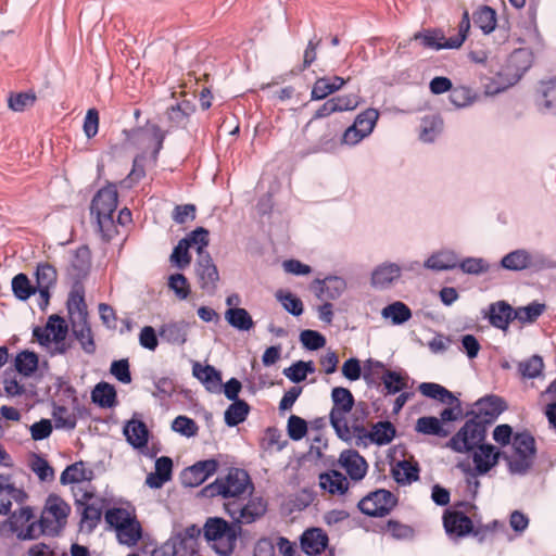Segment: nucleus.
<instances>
[{
	"instance_id": "nucleus-10",
	"label": "nucleus",
	"mask_w": 556,
	"mask_h": 556,
	"mask_svg": "<svg viewBox=\"0 0 556 556\" xmlns=\"http://www.w3.org/2000/svg\"><path fill=\"white\" fill-rule=\"evenodd\" d=\"M396 496L384 489L376 490L363 497L357 506L359 510L370 517H384L396 506Z\"/></svg>"
},
{
	"instance_id": "nucleus-33",
	"label": "nucleus",
	"mask_w": 556,
	"mask_h": 556,
	"mask_svg": "<svg viewBox=\"0 0 556 556\" xmlns=\"http://www.w3.org/2000/svg\"><path fill=\"white\" fill-rule=\"evenodd\" d=\"M538 102L544 110L556 113V77L540 83Z\"/></svg>"
},
{
	"instance_id": "nucleus-37",
	"label": "nucleus",
	"mask_w": 556,
	"mask_h": 556,
	"mask_svg": "<svg viewBox=\"0 0 556 556\" xmlns=\"http://www.w3.org/2000/svg\"><path fill=\"white\" fill-rule=\"evenodd\" d=\"M91 399L100 407H113L116 404V390L106 382H100L94 387Z\"/></svg>"
},
{
	"instance_id": "nucleus-25",
	"label": "nucleus",
	"mask_w": 556,
	"mask_h": 556,
	"mask_svg": "<svg viewBox=\"0 0 556 556\" xmlns=\"http://www.w3.org/2000/svg\"><path fill=\"white\" fill-rule=\"evenodd\" d=\"M193 376L199 379L205 389L211 393H218L222 390V375L211 365L202 366L195 363L192 368Z\"/></svg>"
},
{
	"instance_id": "nucleus-14",
	"label": "nucleus",
	"mask_w": 556,
	"mask_h": 556,
	"mask_svg": "<svg viewBox=\"0 0 556 556\" xmlns=\"http://www.w3.org/2000/svg\"><path fill=\"white\" fill-rule=\"evenodd\" d=\"M91 268V252L87 245H80L72 252L67 266V276L73 283H83Z\"/></svg>"
},
{
	"instance_id": "nucleus-59",
	"label": "nucleus",
	"mask_w": 556,
	"mask_h": 556,
	"mask_svg": "<svg viewBox=\"0 0 556 556\" xmlns=\"http://www.w3.org/2000/svg\"><path fill=\"white\" fill-rule=\"evenodd\" d=\"M544 364L539 355H533L525 362L519 363L518 370L523 378H536L542 374Z\"/></svg>"
},
{
	"instance_id": "nucleus-36",
	"label": "nucleus",
	"mask_w": 556,
	"mask_h": 556,
	"mask_svg": "<svg viewBox=\"0 0 556 556\" xmlns=\"http://www.w3.org/2000/svg\"><path fill=\"white\" fill-rule=\"evenodd\" d=\"M381 316L391 319L393 325H402L412 318V311L405 303L396 301L383 307Z\"/></svg>"
},
{
	"instance_id": "nucleus-64",
	"label": "nucleus",
	"mask_w": 556,
	"mask_h": 556,
	"mask_svg": "<svg viewBox=\"0 0 556 556\" xmlns=\"http://www.w3.org/2000/svg\"><path fill=\"white\" fill-rule=\"evenodd\" d=\"M287 431L291 440H302L307 433V422L296 415H291L288 419Z\"/></svg>"
},
{
	"instance_id": "nucleus-22",
	"label": "nucleus",
	"mask_w": 556,
	"mask_h": 556,
	"mask_svg": "<svg viewBox=\"0 0 556 556\" xmlns=\"http://www.w3.org/2000/svg\"><path fill=\"white\" fill-rule=\"evenodd\" d=\"M189 324L185 320H170L159 328V336L169 344L182 345L187 341Z\"/></svg>"
},
{
	"instance_id": "nucleus-7",
	"label": "nucleus",
	"mask_w": 556,
	"mask_h": 556,
	"mask_svg": "<svg viewBox=\"0 0 556 556\" xmlns=\"http://www.w3.org/2000/svg\"><path fill=\"white\" fill-rule=\"evenodd\" d=\"M514 455L508 458L510 472L525 475L532 467L536 446L535 439L527 431L518 432L513 438Z\"/></svg>"
},
{
	"instance_id": "nucleus-2",
	"label": "nucleus",
	"mask_w": 556,
	"mask_h": 556,
	"mask_svg": "<svg viewBox=\"0 0 556 556\" xmlns=\"http://www.w3.org/2000/svg\"><path fill=\"white\" fill-rule=\"evenodd\" d=\"M253 491L254 485L248 471L230 468L225 476L204 486L199 495L206 498L220 496L225 502H229L243 500V495H251Z\"/></svg>"
},
{
	"instance_id": "nucleus-42",
	"label": "nucleus",
	"mask_w": 556,
	"mask_h": 556,
	"mask_svg": "<svg viewBox=\"0 0 556 556\" xmlns=\"http://www.w3.org/2000/svg\"><path fill=\"white\" fill-rule=\"evenodd\" d=\"M501 264L509 270H522L531 266L532 257L526 250H516L505 255Z\"/></svg>"
},
{
	"instance_id": "nucleus-55",
	"label": "nucleus",
	"mask_w": 556,
	"mask_h": 556,
	"mask_svg": "<svg viewBox=\"0 0 556 556\" xmlns=\"http://www.w3.org/2000/svg\"><path fill=\"white\" fill-rule=\"evenodd\" d=\"M381 380L389 394H395L407 388V377L393 370H384Z\"/></svg>"
},
{
	"instance_id": "nucleus-8",
	"label": "nucleus",
	"mask_w": 556,
	"mask_h": 556,
	"mask_svg": "<svg viewBox=\"0 0 556 556\" xmlns=\"http://www.w3.org/2000/svg\"><path fill=\"white\" fill-rule=\"evenodd\" d=\"M486 428L488 426L472 417L450 439L446 446L456 453L471 452L483 444Z\"/></svg>"
},
{
	"instance_id": "nucleus-44",
	"label": "nucleus",
	"mask_w": 556,
	"mask_h": 556,
	"mask_svg": "<svg viewBox=\"0 0 556 556\" xmlns=\"http://www.w3.org/2000/svg\"><path fill=\"white\" fill-rule=\"evenodd\" d=\"M416 431L427 435H437L440 438H446L448 431L443 428L441 421L437 417L424 416L417 419Z\"/></svg>"
},
{
	"instance_id": "nucleus-27",
	"label": "nucleus",
	"mask_w": 556,
	"mask_h": 556,
	"mask_svg": "<svg viewBox=\"0 0 556 556\" xmlns=\"http://www.w3.org/2000/svg\"><path fill=\"white\" fill-rule=\"evenodd\" d=\"M319 486L331 495H343L349 490L346 477L338 470L319 475Z\"/></svg>"
},
{
	"instance_id": "nucleus-3",
	"label": "nucleus",
	"mask_w": 556,
	"mask_h": 556,
	"mask_svg": "<svg viewBox=\"0 0 556 556\" xmlns=\"http://www.w3.org/2000/svg\"><path fill=\"white\" fill-rule=\"evenodd\" d=\"M117 203L118 193L114 185L101 188L91 201V214L96 215L99 230L108 241L117 232L113 219Z\"/></svg>"
},
{
	"instance_id": "nucleus-35",
	"label": "nucleus",
	"mask_w": 556,
	"mask_h": 556,
	"mask_svg": "<svg viewBox=\"0 0 556 556\" xmlns=\"http://www.w3.org/2000/svg\"><path fill=\"white\" fill-rule=\"evenodd\" d=\"M369 416V407L365 402H358L353 406L352 422L349 425L350 434L353 432L357 438L364 439L367 429L365 428V420Z\"/></svg>"
},
{
	"instance_id": "nucleus-56",
	"label": "nucleus",
	"mask_w": 556,
	"mask_h": 556,
	"mask_svg": "<svg viewBox=\"0 0 556 556\" xmlns=\"http://www.w3.org/2000/svg\"><path fill=\"white\" fill-rule=\"evenodd\" d=\"M86 479H88V477L83 462H77L67 466L60 477L62 484L77 483Z\"/></svg>"
},
{
	"instance_id": "nucleus-5",
	"label": "nucleus",
	"mask_w": 556,
	"mask_h": 556,
	"mask_svg": "<svg viewBox=\"0 0 556 556\" xmlns=\"http://www.w3.org/2000/svg\"><path fill=\"white\" fill-rule=\"evenodd\" d=\"M204 536L207 541L215 542V549L219 555H230L237 544L241 527L230 525L223 518H208L204 525Z\"/></svg>"
},
{
	"instance_id": "nucleus-43",
	"label": "nucleus",
	"mask_w": 556,
	"mask_h": 556,
	"mask_svg": "<svg viewBox=\"0 0 556 556\" xmlns=\"http://www.w3.org/2000/svg\"><path fill=\"white\" fill-rule=\"evenodd\" d=\"M250 413L249 404L243 400H236L225 412V422L229 427L243 422Z\"/></svg>"
},
{
	"instance_id": "nucleus-20",
	"label": "nucleus",
	"mask_w": 556,
	"mask_h": 556,
	"mask_svg": "<svg viewBox=\"0 0 556 556\" xmlns=\"http://www.w3.org/2000/svg\"><path fill=\"white\" fill-rule=\"evenodd\" d=\"M340 466L348 472L354 481L362 480L368 469L365 458L355 450H345L339 457Z\"/></svg>"
},
{
	"instance_id": "nucleus-47",
	"label": "nucleus",
	"mask_w": 556,
	"mask_h": 556,
	"mask_svg": "<svg viewBox=\"0 0 556 556\" xmlns=\"http://www.w3.org/2000/svg\"><path fill=\"white\" fill-rule=\"evenodd\" d=\"M425 266L434 270H447L457 266V257L453 252H440L431 255Z\"/></svg>"
},
{
	"instance_id": "nucleus-48",
	"label": "nucleus",
	"mask_w": 556,
	"mask_h": 556,
	"mask_svg": "<svg viewBox=\"0 0 556 556\" xmlns=\"http://www.w3.org/2000/svg\"><path fill=\"white\" fill-rule=\"evenodd\" d=\"M16 370L25 377L31 376L38 368V356L34 352L23 351L15 357Z\"/></svg>"
},
{
	"instance_id": "nucleus-49",
	"label": "nucleus",
	"mask_w": 556,
	"mask_h": 556,
	"mask_svg": "<svg viewBox=\"0 0 556 556\" xmlns=\"http://www.w3.org/2000/svg\"><path fill=\"white\" fill-rule=\"evenodd\" d=\"M448 98L452 104L460 109L471 105L476 101L477 94L469 87L456 86L452 88Z\"/></svg>"
},
{
	"instance_id": "nucleus-23",
	"label": "nucleus",
	"mask_w": 556,
	"mask_h": 556,
	"mask_svg": "<svg viewBox=\"0 0 556 556\" xmlns=\"http://www.w3.org/2000/svg\"><path fill=\"white\" fill-rule=\"evenodd\" d=\"M488 317L493 327L506 331L509 324L515 320L514 308L505 301H497L490 304Z\"/></svg>"
},
{
	"instance_id": "nucleus-39",
	"label": "nucleus",
	"mask_w": 556,
	"mask_h": 556,
	"mask_svg": "<svg viewBox=\"0 0 556 556\" xmlns=\"http://www.w3.org/2000/svg\"><path fill=\"white\" fill-rule=\"evenodd\" d=\"M73 324V333L75 338L79 341L81 349L87 354H93L96 352V343L93 340L91 328L87 324V319L84 321H74Z\"/></svg>"
},
{
	"instance_id": "nucleus-41",
	"label": "nucleus",
	"mask_w": 556,
	"mask_h": 556,
	"mask_svg": "<svg viewBox=\"0 0 556 556\" xmlns=\"http://www.w3.org/2000/svg\"><path fill=\"white\" fill-rule=\"evenodd\" d=\"M225 318L230 326L238 330L248 331L254 326V321L245 308H228L225 313Z\"/></svg>"
},
{
	"instance_id": "nucleus-11",
	"label": "nucleus",
	"mask_w": 556,
	"mask_h": 556,
	"mask_svg": "<svg viewBox=\"0 0 556 556\" xmlns=\"http://www.w3.org/2000/svg\"><path fill=\"white\" fill-rule=\"evenodd\" d=\"M76 505L81 508L79 528L80 531L91 533L100 523L103 510V500L94 497L91 492H84Z\"/></svg>"
},
{
	"instance_id": "nucleus-29",
	"label": "nucleus",
	"mask_w": 556,
	"mask_h": 556,
	"mask_svg": "<svg viewBox=\"0 0 556 556\" xmlns=\"http://www.w3.org/2000/svg\"><path fill=\"white\" fill-rule=\"evenodd\" d=\"M124 433L129 444L136 448L144 447L148 443L149 430L141 420H129L124 428Z\"/></svg>"
},
{
	"instance_id": "nucleus-61",
	"label": "nucleus",
	"mask_w": 556,
	"mask_h": 556,
	"mask_svg": "<svg viewBox=\"0 0 556 556\" xmlns=\"http://www.w3.org/2000/svg\"><path fill=\"white\" fill-rule=\"evenodd\" d=\"M208 230L203 227H198L193 231H191L187 237L182 240H187L188 247L197 245L198 256L204 255L207 253L205 248L208 245Z\"/></svg>"
},
{
	"instance_id": "nucleus-50",
	"label": "nucleus",
	"mask_w": 556,
	"mask_h": 556,
	"mask_svg": "<svg viewBox=\"0 0 556 556\" xmlns=\"http://www.w3.org/2000/svg\"><path fill=\"white\" fill-rule=\"evenodd\" d=\"M275 296L283 308L293 316H300L303 313L304 307L301 299L290 291L280 289L275 293Z\"/></svg>"
},
{
	"instance_id": "nucleus-9",
	"label": "nucleus",
	"mask_w": 556,
	"mask_h": 556,
	"mask_svg": "<svg viewBox=\"0 0 556 556\" xmlns=\"http://www.w3.org/2000/svg\"><path fill=\"white\" fill-rule=\"evenodd\" d=\"M224 508L237 526L250 525L265 515L267 503L263 497L251 496L247 503L243 500L225 502Z\"/></svg>"
},
{
	"instance_id": "nucleus-51",
	"label": "nucleus",
	"mask_w": 556,
	"mask_h": 556,
	"mask_svg": "<svg viewBox=\"0 0 556 556\" xmlns=\"http://www.w3.org/2000/svg\"><path fill=\"white\" fill-rule=\"evenodd\" d=\"M12 291L18 300L25 301L36 293V287L30 283L27 275L20 273L12 279Z\"/></svg>"
},
{
	"instance_id": "nucleus-28",
	"label": "nucleus",
	"mask_w": 556,
	"mask_h": 556,
	"mask_svg": "<svg viewBox=\"0 0 556 556\" xmlns=\"http://www.w3.org/2000/svg\"><path fill=\"white\" fill-rule=\"evenodd\" d=\"M500 452L491 444H482L473 453L472 459L479 475H484L497 464Z\"/></svg>"
},
{
	"instance_id": "nucleus-19",
	"label": "nucleus",
	"mask_w": 556,
	"mask_h": 556,
	"mask_svg": "<svg viewBox=\"0 0 556 556\" xmlns=\"http://www.w3.org/2000/svg\"><path fill=\"white\" fill-rule=\"evenodd\" d=\"M504 409V402L501 397L489 395L476 403L473 418L489 426L495 421Z\"/></svg>"
},
{
	"instance_id": "nucleus-34",
	"label": "nucleus",
	"mask_w": 556,
	"mask_h": 556,
	"mask_svg": "<svg viewBox=\"0 0 556 556\" xmlns=\"http://www.w3.org/2000/svg\"><path fill=\"white\" fill-rule=\"evenodd\" d=\"M473 24L479 27L483 34H491L496 27V12L491 7L482 5L478 8L472 15Z\"/></svg>"
},
{
	"instance_id": "nucleus-46",
	"label": "nucleus",
	"mask_w": 556,
	"mask_h": 556,
	"mask_svg": "<svg viewBox=\"0 0 556 556\" xmlns=\"http://www.w3.org/2000/svg\"><path fill=\"white\" fill-rule=\"evenodd\" d=\"M545 304L532 302L527 306L514 308V316L520 324H533L544 313Z\"/></svg>"
},
{
	"instance_id": "nucleus-58",
	"label": "nucleus",
	"mask_w": 556,
	"mask_h": 556,
	"mask_svg": "<svg viewBox=\"0 0 556 556\" xmlns=\"http://www.w3.org/2000/svg\"><path fill=\"white\" fill-rule=\"evenodd\" d=\"M58 279L55 267L49 263H39L36 268L37 286L54 287Z\"/></svg>"
},
{
	"instance_id": "nucleus-31",
	"label": "nucleus",
	"mask_w": 556,
	"mask_h": 556,
	"mask_svg": "<svg viewBox=\"0 0 556 556\" xmlns=\"http://www.w3.org/2000/svg\"><path fill=\"white\" fill-rule=\"evenodd\" d=\"M45 327L51 338H53V342L56 344L55 352L61 354L64 353L66 351L64 340L67 333V325L65 324V320L59 315H51Z\"/></svg>"
},
{
	"instance_id": "nucleus-18",
	"label": "nucleus",
	"mask_w": 556,
	"mask_h": 556,
	"mask_svg": "<svg viewBox=\"0 0 556 556\" xmlns=\"http://www.w3.org/2000/svg\"><path fill=\"white\" fill-rule=\"evenodd\" d=\"M345 288L346 283L344 279L337 276H329L325 279H315L311 285V289L321 301L338 299Z\"/></svg>"
},
{
	"instance_id": "nucleus-62",
	"label": "nucleus",
	"mask_w": 556,
	"mask_h": 556,
	"mask_svg": "<svg viewBox=\"0 0 556 556\" xmlns=\"http://www.w3.org/2000/svg\"><path fill=\"white\" fill-rule=\"evenodd\" d=\"M170 262L179 269H184L191 263V255L189 254V247L187 240H180L174 248L170 255Z\"/></svg>"
},
{
	"instance_id": "nucleus-60",
	"label": "nucleus",
	"mask_w": 556,
	"mask_h": 556,
	"mask_svg": "<svg viewBox=\"0 0 556 556\" xmlns=\"http://www.w3.org/2000/svg\"><path fill=\"white\" fill-rule=\"evenodd\" d=\"M52 415L56 428L72 430L76 427L77 417L67 407L55 406Z\"/></svg>"
},
{
	"instance_id": "nucleus-24",
	"label": "nucleus",
	"mask_w": 556,
	"mask_h": 556,
	"mask_svg": "<svg viewBox=\"0 0 556 556\" xmlns=\"http://www.w3.org/2000/svg\"><path fill=\"white\" fill-rule=\"evenodd\" d=\"M67 309L72 323L87 319V305L83 283H73V289L67 299Z\"/></svg>"
},
{
	"instance_id": "nucleus-52",
	"label": "nucleus",
	"mask_w": 556,
	"mask_h": 556,
	"mask_svg": "<svg viewBox=\"0 0 556 556\" xmlns=\"http://www.w3.org/2000/svg\"><path fill=\"white\" fill-rule=\"evenodd\" d=\"M378 117L379 112L376 109H367L356 116L353 125L363 132V136H368L374 130Z\"/></svg>"
},
{
	"instance_id": "nucleus-30",
	"label": "nucleus",
	"mask_w": 556,
	"mask_h": 556,
	"mask_svg": "<svg viewBox=\"0 0 556 556\" xmlns=\"http://www.w3.org/2000/svg\"><path fill=\"white\" fill-rule=\"evenodd\" d=\"M173 470V460L167 456H162L155 462V472L147 477V484L151 488H161L170 480Z\"/></svg>"
},
{
	"instance_id": "nucleus-16",
	"label": "nucleus",
	"mask_w": 556,
	"mask_h": 556,
	"mask_svg": "<svg viewBox=\"0 0 556 556\" xmlns=\"http://www.w3.org/2000/svg\"><path fill=\"white\" fill-rule=\"evenodd\" d=\"M412 40L419 41L422 48L431 50L457 49L460 41H451L445 38L444 33L439 28L424 29L414 34Z\"/></svg>"
},
{
	"instance_id": "nucleus-1",
	"label": "nucleus",
	"mask_w": 556,
	"mask_h": 556,
	"mask_svg": "<svg viewBox=\"0 0 556 556\" xmlns=\"http://www.w3.org/2000/svg\"><path fill=\"white\" fill-rule=\"evenodd\" d=\"M71 505L60 495L51 493L45 501L38 521H33L20 534L24 540L36 539L41 534L58 536L65 529L71 515Z\"/></svg>"
},
{
	"instance_id": "nucleus-15",
	"label": "nucleus",
	"mask_w": 556,
	"mask_h": 556,
	"mask_svg": "<svg viewBox=\"0 0 556 556\" xmlns=\"http://www.w3.org/2000/svg\"><path fill=\"white\" fill-rule=\"evenodd\" d=\"M195 274L199 280L200 288L207 292L213 293L216 290L219 275L217 267L208 253L198 256L195 265Z\"/></svg>"
},
{
	"instance_id": "nucleus-4",
	"label": "nucleus",
	"mask_w": 556,
	"mask_h": 556,
	"mask_svg": "<svg viewBox=\"0 0 556 556\" xmlns=\"http://www.w3.org/2000/svg\"><path fill=\"white\" fill-rule=\"evenodd\" d=\"M475 505L469 502H459L453 509H446L443 514V527L451 540L457 541L469 534L479 535L480 529H475L473 521L467 516Z\"/></svg>"
},
{
	"instance_id": "nucleus-13",
	"label": "nucleus",
	"mask_w": 556,
	"mask_h": 556,
	"mask_svg": "<svg viewBox=\"0 0 556 556\" xmlns=\"http://www.w3.org/2000/svg\"><path fill=\"white\" fill-rule=\"evenodd\" d=\"M219 464L216 459L199 460L181 472V482L185 486L195 488L218 470Z\"/></svg>"
},
{
	"instance_id": "nucleus-21",
	"label": "nucleus",
	"mask_w": 556,
	"mask_h": 556,
	"mask_svg": "<svg viewBox=\"0 0 556 556\" xmlns=\"http://www.w3.org/2000/svg\"><path fill=\"white\" fill-rule=\"evenodd\" d=\"M195 112V106L188 100L176 103L167 108L166 117L170 129L187 128L191 115Z\"/></svg>"
},
{
	"instance_id": "nucleus-40",
	"label": "nucleus",
	"mask_w": 556,
	"mask_h": 556,
	"mask_svg": "<svg viewBox=\"0 0 556 556\" xmlns=\"http://www.w3.org/2000/svg\"><path fill=\"white\" fill-rule=\"evenodd\" d=\"M142 529L140 522L136 518L129 519L119 530L116 531L119 543L127 546H134L140 540Z\"/></svg>"
},
{
	"instance_id": "nucleus-54",
	"label": "nucleus",
	"mask_w": 556,
	"mask_h": 556,
	"mask_svg": "<svg viewBox=\"0 0 556 556\" xmlns=\"http://www.w3.org/2000/svg\"><path fill=\"white\" fill-rule=\"evenodd\" d=\"M507 66L516 70L515 76L519 79L530 67V53L525 49L515 50L508 58Z\"/></svg>"
},
{
	"instance_id": "nucleus-63",
	"label": "nucleus",
	"mask_w": 556,
	"mask_h": 556,
	"mask_svg": "<svg viewBox=\"0 0 556 556\" xmlns=\"http://www.w3.org/2000/svg\"><path fill=\"white\" fill-rule=\"evenodd\" d=\"M35 101L34 92H18L9 97L8 105L14 112H23L26 108L34 105Z\"/></svg>"
},
{
	"instance_id": "nucleus-53",
	"label": "nucleus",
	"mask_w": 556,
	"mask_h": 556,
	"mask_svg": "<svg viewBox=\"0 0 556 556\" xmlns=\"http://www.w3.org/2000/svg\"><path fill=\"white\" fill-rule=\"evenodd\" d=\"M419 469L417 465H413L407 460L400 462L396 468L393 469L394 479L399 483H410L418 480Z\"/></svg>"
},
{
	"instance_id": "nucleus-17",
	"label": "nucleus",
	"mask_w": 556,
	"mask_h": 556,
	"mask_svg": "<svg viewBox=\"0 0 556 556\" xmlns=\"http://www.w3.org/2000/svg\"><path fill=\"white\" fill-rule=\"evenodd\" d=\"M328 544V534L321 528L306 529L300 536L301 549L308 556L320 555Z\"/></svg>"
},
{
	"instance_id": "nucleus-6",
	"label": "nucleus",
	"mask_w": 556,
	"mask_h": 556,
	"mask_svg": "<svg viewBox=\"0 0 556 556\" xmlns=\"http://www.w3.org/2000/svg\"><path fill=\"white\" fill-rule=\"evenodd\" d=\"M333 406L329 414L330 424L339 438L350 439V428L345 415L353 409L354 396L352 392L343 387H336L331 391Z\"/></svg>"
},
{
	"instance_id": "nucleus-32",
	"label": "nucleus",
	"mask_w": 556,
	"mask_h": 556,
	"mask_svg": "<svg viewBox=\"0 0 556 556\" xmlns=\"http://www.w3.org/2000/svg\"><path fill=\"white\" fill-rule=\"evenodd\" d=\"M395 433L396 429L391 421H378L372 425L370 431H366L364 438L377 445H387L394 439Z\"/></svg>"
},
{
	"instance_id": "nucleus-12",
	"label": "nucleus",
	"mask_w": 556,
	"mask_h": 556,
	"mask_svg": "<svg viewBox=\"0 0 556 556\" xmlns=\"http://www.w3.org/2000/svg\"><path fill=\"white\" fill-rule=\"evenodd\" d=\"M124 132L126 140L132 144L147 140L153 147V159H157L166 136V132L163 131L159 125L148 122L144 127L125 130Z\"/></svg>"
},
{
	"instance_id": "nucleus-57",
	"label": "nucleus",
	"mask_w": 556,
	"mask_h": 556,
	"mask_svg": "<svg viewBox=\"0 0 556 556\" xmlns=\"http://www.w3.org/2000/svg\"><path fill=\"white\" fill-rule=\"evenodd\" d=\"M30 469L37 475L40 481H51L54 479V470L47 459L40 455L34 454L29 462Z\"/></svg>"
},
{
	"instance_id": "nucleus-38",
	"label": "nucleus",
	"mask_w": 556,
	"mask_h": 556,
	"mask_svg": "<svg viewBox=\"0 0 556 556\" xmlns=\"http://www.w3.org/2000/svg\"><path fill=\"white\" fill-rule=\"evenodd\" d=\"M418 389L422 395L439 400L447 405H454V402L456 401V397L452 392L434 382H422Z\"/></svg>"
},
{
	"instance_id": "nucleus-45",
	"label": "nucleus",
	"mask_w": 556,
	"mask_h": 556,
	"mask_svg": "<svg viewBox=\"0 0 556 556\" xmlns=\"http://www.w3.org/2000/svg\"><path fill=\"white\" fill-rule=\"evenodd\" d=\"M0 496L12 497L18 505L25 504L28 500V494L24 489L15 486L12 477L4 473H0Z\"/></svg>"
},
{
	"instance_id": "nucleus-26",
	"label": "nucleus",
	"mask_w": 556,
	"mask_h": 556,
	"mask_svg": "<svg viewBox=\"0 0 556 556\" xmlns=\"http://www.w3.org/2000/svg\"><path fill=\"white\" fill-rule=\"evenodd\" d=\"M401 267L394 263L379 265L371 274V283L379 289L389 288L401 277Z\"/></svg>"
}]
</instances>
